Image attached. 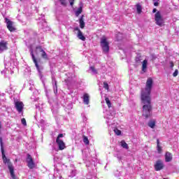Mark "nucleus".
<instances>
[{
  "instance_id": "obj_1",
  "label": "nucleus",
  "mask_w": 179,
  "mask_h": 179,
  "mask_svg": "<svg viewBox=\"0 0 179 179\" xmlns=\"http://www.w3.org/2000/svg\"><path fill=\"white\" fill-rule=\"evenodd\" d=\"M153 87V80L148 78L145 84V90L141 91V101L143 104V117L149 118L152 115V99L150 98V92Z\"/></svg>"
},
{
  "instance_id": "obj_2",
  "label": "nucleus",
  "mask_w": 179,
  "mask_h": 179,
  "mask_svg": "<svg viewBox=\"0 0 179 179\" xmlns=\"http://www.w3.org/2000/svg\"><path fill=\"white\" fill-rule=\"evenodd\" d=\"M0 144H1V156L5 164H8V167L10 173L12 178H15V173L13 169V166L9 162V159L6 158V155H5V150H3V143L2 142V137L0 138Z\"/></svg>"
},
{
  "instance_id": "obj_3",
  "label": "nucleus",
  "mask_w": 179,
  "mask_h": 179,
  "mask_svg": "<svg viewBox=\"0 0 179 179\" xmlns=\"http://www.w3.org/2000/svg\"><path fill=\"white\" fill-rule=\"evenodd\" d=\"M65 85L67 86V89L69 90H71V87H72L73 85H75V83H76V78H75V76L71 73H66L65 74Z\"/></svg>"
},
{
  "instance_id": "obj_4",
  "label": "nucleus",
  "mask_w": 179,
  "mask_h": 179,
  "mask_svg": "<svg viewBox=\"0 0 179 179\" xmlns=\"http://www.w3.org/2000/svg\"><path fill=\"white\" fill-rule=\"evenodd\" d=\"M101 47L104 54H107L110 51V45L108 41H107V38H106V36H103L102 38H101Z\"/></svg>"
},
{
  "instance_id": "obj_5",
  "label": "nucleus",
  "mask_w": 179,
  "mask_h": 179,
  "mask_svg": "<svg viewBox=\"0 0 179 179\" xmlns=\"http://www.w3.org/2000/svg\"><path fill=\"white\" fill-rule=\"evenodd\" d=\"M30 55L32 58L33 62L35 64V66L38 72L39 73L40 76H41V71L43 70V66L40 64V62H38L37 59H36V57L34 56V53L33 52V49L30 50Z\"/></svg>"
},
{
  "instance_id": "obj_6",
  "label": "nucleus",
  "mask_w": 179,
  "mask_h": 179,
  "mask_svg": "<svg viewBox=\"0 0 179 179\" xmlns=\"http://www.w3.org/2000/svg\"><path fill=\"white\" fill-rule=\"evenodd\" d=\"M104 118L106 119V122L108 127L113 125L114 124V115L111 113L110 111H106L104 115Z\"/></svg>"
},
{
  "instance_id": "obj_7",
  "label": "nucleus",
  "mask_w": 179,
  "mask_h": 179,
  "mask_svg": "<svg viewBox=\"0 0 179 179\" xmlns=\"http://www.w3.org/2000/svg\"><path fill=\"white\" fill-rule=\"evenodd\" d=\"M155 23H156V24H157V26L162 27V26H163V24H164V19L162 16V13H160V11H158L155 13Z\"/></svg>"
},
{
  "instance_id": "obj_8",
  "label": "nucleus",
  "mask_w": 179,
  "mask_h": 179,
  "mask_svg": "<svg viewBox=\"0 0 179 179\" xmlns=\"http://www.w3.org/2000/svg\"><path fill=\"white\" fill-rule=\"evenodd\" d=\"M64 138V134H59L56 139V143L59 147V150H64L65 149V143L61 139Z\"/></svg>"
},
{
  "instance_id": "obj_9",
  "label": "nucleus",
  "mask_w": 179,
  "mask_h": 179,
  "mask_svg": "<svg viewBox=\"0 0 179 179\" xmlns=\"http://www.w3.org/2000/svg\"><path fill=\"white\" fill-rule=\"evenodd\" d=\"M5 66L10 68V69L15 68V66H17V59L10 58L9 62L5 63Z\"/></svg>"
},
{
  "instance_id": "obj_10",
  "label": "nucleus",
  "mask_w": 179,
  "mask_h": 179,
  "mask_svg": "<svg viewBox=\"0 0 179 179\" xmlns=\"http://www.w3.org/2000/svg\"><path fill=\"white\" fill-rule=\"evenodd\" d=\"M27 163L29 169H33L36 167V164L33 161V157L29 154L27 155Z\"/></svg>"
},
{
  "instance_id": "obj_11",
  "label": "nucleus",
  "mask_w": 179,
  "mask_h": 179,
  "mask_svg": "<svg viewBox=\"0 0 179 179\" xmlns=\"http://www.w3.org/2000/svg\"><path fill=\"white\" fill-rule=\"evenodd\" d=\"M5 23H6V27L9 31H15V30H16L13 22L10 21L9 19L5 18Z\"/></svg>"
},
{
  "instance_id": "obj_12",
  "label": "nucleus",
  "mask_w": 179,
  "mask_h": 179,
  "mask_svg": "<svg viewBox=\"0 0 179 179\" xmlns=\"http://www.w3.org/2000/svg\"><path fill=\"white\" fill-rule=\"evenodd\" d=\"M155 171H160V170H163L164 168V164L162 160H157L154 165Z\"/></svg>"
},
{
  "instance_id": "obj_13",
  "label": "nucleus",
  "mask_w": 179,
  "mask_h": 179,
  "mask_svg": "<svg viewBox=\"0 0 179 179\" xmlns=\"http://www.w3.org/2000/svg\"><path fill=\"white\" fill-rule=\"evenodd\" d=\"M15 107L18 111V113L20 114L21 113H23V108L24 107V104H23V102L22 101H16L15 103Z\"/></svg>"
},
{
  "instance_id": "obj_14",
  "label": "nucleus",
  "mask_w": 179,
  "mask_h": 179,
  "mask_svg": "<svg viewBox=\"0 0 179 179\" xmlns=\"http://www.w3.org/2000/svg\"><path fill=\"white\" fill-rule=\"evenodd\" d=\"M36 51H38V52H41V55L42 58H43V59H48V55H47L45 51L43 50V48L41 46L36 47Z\"/></svg>"
},
{
  "instance_id": "obj_15",
  "label": "nucleus",
  "mask_w": 179,
  "mask_h": 179,
  "mask_svg": "<svg viewBox=\"0 0 179 179\" xmlns=\"http://www.w3.org/2000/svg\"><path fill=\"white\" fill-rule=\"evenodd\" d=\"M6 50H8V42L6 41H1L0 42V54L6 51Z\"/></svg>"
},
{
  "instance_id": "obj_16",
  "label": "nucleus",
  "mask_w": 179,
  "mask_h": 179,
  "mask_svg": "<svg viewBox=\"0 0 179 179\" xmlns=\"http://www.w3.org/2000/svg\"><path fill=\"white\" fill-rule=\"evenodd\" d=\"M74 31H78L77 37L79 38V40H82V41H85L86 40V37L83 36V34L82 33V31H80L79 27L74 28Z\"/></svg>"
},
{
  "instance_id": "obj_17",
  "label": "nucleus",
  "mask_w": 179,
  "mask_h": 179,
  "mask_svg": "<svg viewBox=\"0 0 179 179\" xmlns=\"http://www.w3.org/2000/svg\"><path fill=\"white\" fill-rule=\"evenodd\" d=\"M52 82L54 93L55 94H57V93H58V88L57 87V80L55 79V76H54V74L52 75Z\"/></svg>"
},
{
  "instance_id": "obj_18",
  "label": "nucleus",
  "mask_w": 179,
  "mask_h": 179,
  "mask_svg": "<svg viewBox=\"0 0 179 179\" xmlns=\"http://www.w3.org/2000/svg\"><path fill=\"white\" fill-rule=\"evenodd\" d=\"M89 99H90L89 94H84L83 100L84 104H86V106H88V104L90 103Z\"/></svg>"
},
{
  "instance_id": "obj_19",
  "label": "nucleus",
  "mask_w": 179,
  "mask_h": 179,
  "mask_svg": "<svg viewBox=\"0 0 179 179\" xmlns=\"http://www.w3.org/2000/svg\"><path fill=\"white\" fill-rule=\"evenodd\" d=\"M173 160V155L171 153L167 152L165 155V162L169 163V162H171Z\"/></svg>"
},
{
  "instance_id": "obj_20",
  "label": "nucleus",
  "mask_w": 179,
  "mask_h": 179,
  "mask_svg": "<svg viewBox=\"0 0 179 179\" xmlns=\"http://www.w3.org/2000/svg\"><path fill=\"white\" fill-rule=\"evenodd\" d=\"M146 69H148V59H144L142 62V71L143 72H146Z\"/></svg>"
},
{
  "instance_id": "obj_21",
  "label": "nucleus",
  "mask_w": 179,
  "mask_h": 179,
  "mask_svg": "<svg viewBox=\"0 0 179 179\" xmlns=\"http://www.w3.org/2000/svg\"><path fill=\"white\" fill-rule=\"evenodd\" d=\"M80 27L81 29L85 28V21H83V16H82L79 20Z\"/></svg>"
},
{
  "instance_id": "obj_22",
  "label": "nucleus",
  "mask_w": 179,
  "mask_h": 179,
  "mask_svg": "<svg viewBox=\"0 0 179 179\" xmlns=\"http://www.w3.org/2000/svg\"><path fill=\"white\" fill-rule=\"evenodd\" d=\"M156 125V122L155 120H150L148 122V127H150V128H155Z\"/></svg>"
},
{
  "instance_id": "obj_23",
  "label": "nucleus",
  "mask_w": 179,
  "mask_h": 179,
  "mask_svg": "<svg viewBox=\"0 0 179 179\" xmlns=\"http://www.w3.org/2000/svg\"><path fill=\"white\" fill-rule=\"evenodd\" d=\"M136 10L138 13H142V6H141L140 4H137Z\"/></svg>"
},
{
  "instance_id": "obj_24",
  "label": "nucleus",
  "mask_w": 179,
  "mask_h": 179,
  "mask_svg": "<svg viewBox=\"0 0 179 179\" xmlns=\"http://www.w3.org/2000/svg\"><path fill=\"white\" fill-rule=\"evenodd\" d=\"M157 150L158 153H162V147L160 146V145H159V139L157 140Z\"/></svg>"
},
{
  "instance_id": "obj_25",
  "label": "nucleus",
  "mask_w": 179,
  "mask_h": 179,
  "mask_svg": "<svg viewBox=\"0 0 179 179\" xmlns=\"http://www.w3.org/2000/svg\"><path fill=\"white\" fill-rule=\"evenodd\" d=\"M90 71H91L93 75H96L97 73V70H96L93 66L90 67Z\"/></svg>"
},
{
  "instance_id": "obj_26",
  "label": "nucleus",
  "mask_w": 179,
  "mask_h": 179,
  "mask_svg": "<svg viewBox=\"0 0 179 179\" xmlns=\"http://www.w3.org/2000/svg\"><path fill=\"white\" fill-rule=\"evenodd\" d=\"M120 143L121 146H122L124 149H128V144H127L124 141H122Z\"/></svg>"
},
{
  "instance_id": "obj_27",
  "label": "nucleus",
  "mask_w": 179,
  "mask_h": 179,
  "mask_svg": "<svg viewBox=\"0 0 179 179\" xmlns=\"http://www.w3.org/2000/svg\"><path fill=\"white\" fill-rule=\"evenodd\" d=\"M113 131H114L115 135H118V136H119V135H121V131H120V130H119L118 129L114 128V129H113Z\"/></svg>"
},
{
  "instance_id": "obj_28",
  "label": "nucleus",
  "mask_w": 179,
  "mask_h": 179,
  "mask_svg": "<svg viewBox=\"0 0 179 179\" xmlns=\"http://www.w3.org/2000/svg\"><path fill=\"white\" fill-rule=\"evenodd\" d=\"M105 100L108 108H110V107H111V102L110 101V99L108 98H106Z\"/></svg>"
},
{
  "instance_id": "obj_29",
  "label": "nucleus",
  "mask_w": 179,
  "mask_h": 179,
  "mask_svg": "<svg viewBox=\"0 0 179 179\" xmlns=\"http://www.w3.org/2000/svg\"><path fill=\"white\" fill-rule=\"evenodd\" d=\"M82 13V8H80L76 11V16H79Z\"/></svg>"
},
{
  "instance_id": "obj_30",
  "label": "nucleus",
  "mask_w": 179,
  "mask_h": 179,
  "mask_svg": "<svg viewBox=\"0 0 179 179\" xmlns=\"http://www.w3.org/2000/svg\"><path fill=\"white\" fill-rule=\"evenodd\" d=\"M83 142H84V143H85V145H89V138H87V137H86V136H84Z\"/></svg>"
},
{
  "instance_id": "obj_31",
  "label": "nucleus",
  "mask_w": 179,
  "mask_h": 179,
  "mask_svg": "<svg viewBox=\"0 0 179 179\" xmlns=\"http://www.w3.org/2000/svg\"><path fill=\"white\" fill-rule=\"evenodd\" d=\"M59 2L63 6H66V0H59Z\"/></svg>"
},
{
  "instance_id": "obj_32",
  "label": "nucleus",
  "mask_w": 179,
  "mask_h": 179,
  "mask_svg": "<svg viewBox=\"0 0 179 179\" xmlns=\"http://www.w3.org/2000/svg\"><path fill=\"white\" fill-rule=\"evenodd\" d=\"M21 122H22V125H24V127H26V125H27V123L26 122V119H24V118H22L21 120Z\"/></svg>"
},
{
  "instance_id": "obj_33",
  "label": "nucleus",
  "mask_w": 179,
  "mask_h": 179,
  "mask_svg": "<svg viewBox=\"0 0 179 179\" xmlns=\"http://www.w3.org/2000/svg\"><path fill=\"white\" fill-rule=\"evenodd\" d=\"M103 87L106 90H108V84L107 83H103Z\"/></svg>"
},
{
  "instance_id": "obj_34",
  "label": "nucleus",
  "mask_w": 179,
  "mask_h": 179,
  "mask_svg": "<svg viewBox=\"0 0 179 179\" xmlns=\"http://www.w3.org/2000/svg\"><path fill=\"white\" fill-rule=\"evenodd\" d=\"M76 176V171L73 170L71 171V177H75Z\"/></svg>"
},
{
  "instance_id": "obj_35",
  "label": "nucleus",
  "mask_w": 179,
  "mask_h": 179,
  "mask_svg": "<svg viewBox=\"0 0 179 179\" xmlns=\"http://www.w3.org/2000/svg\"><path fill=\"white\" fill-rule=\"evenodd\" d=\"M178 75V70H176L173 74V76L176 78V76H177Z\"/></svg>"
},
{
  "instance_id": "obj_36",
  "label": "nucleus",
  "mask_w": 179,
  "mask_h": 179,
  "mask_svg": "<svg viewBox=\"0 0 179 179\" xmlns=\"http://www.w3.org/2000/svg\"><path fill=\"white\" fill-rule=\"evenodd\" d=\"M69 3H70V6H73V2L75 0H69Z\"/></svg>"
},
{
  "instance_id": "obj_37",
  "label": "nucleus",
  "mask_w": 179,
  "mask_h": 179,
  "mask_svg": "<svg viewBox=\"0 0 179 179\" xmlns=\"http://www.w3.org/2000/svg\"><path fill=\"white\" fill-rule=\"evenodd\" d=\"M154 5L155 6H159V2H157V1L154 2Z\"/></svg>"
},
{
  "instance_id": "obj_38",
  "label": "nucleus",
  "mask_w": 179,
  "mask_h": 179,
  "mask_svg": "<svg viewBox=\"0 0 179 179\" xmlns=\"http://www.w3.org/2000/svg\"><path fill=\"white\" fill-rule=\"evenodd\" d=\"M6 73V71L3 70L1 71V75H5Z\"/></svg>"
},
{
  "instance_id": "obj_39",
  "label": "nucleus",
  "mask_w": 179,
  "mask_h": 179,
  "mask_svg": "<svg viewBox=\"0 0 179 179\" xmlns=\"http://www.w3.org/2000/svg\"><path fill=\"white\" fill-rule=\"evenodd\" d=\"M156 12H157V9L154 8V9L152 10V13H156Z\"/></svg>"
},
{
  "instance_id": "obj_40",
  "label": "nucleus",
  "mask_w": 179,
  "mask_h": 179,
  "mask_svg": "<svg viewBox=\"0 0 179 179\" xmlns=\"http://www.w3.org/2000/svg\"><path fill=\"white\" fill-rule=\"evenodd\" d=\"M83 118L84 121H87V120L85 116H83Z\"/></svg>"
},
{
  "instance_id": "obj_41",
  "label": "nucleus",
  "mask_w": 179,
  "mask_h": 179,
  "mask_svg": "<svg viewBox=\"0 0 179 179\" xmlns=\"http://www.w3.org/2000/svg\"><path fill=\"white\" fill-rule=\"evenodd\" d=\"M1 128H2V124L0 122V129H1Z\"/></svg>"
},
{
  "instance_id": "obj_42",
  "label": "nucleus",
  "mask_w": 179,
  "mask_h": 179,
  "mask_svg": "<svg viewBox=\"0 0 179 179\" xmlns=\"http://www.w3.org/2000/svg\"><path fill=\"white\" fill-rule=\"evenodd\" d=\"M117 159H118L119 160H121V157H117Z\"/></svg>"
},
{
  "instance_id": "obj_43",
  "label": "nucleus",
  "mask_w": 179,
  "mask_h": 179,
  "mask_svg": "<svg viewBox=\"0 0 179 179\" xmlns=\"http://www.w3.org/2000/svg\"><path fill=\"white\" fill-rule=\"evenodd\" d=\"M155 1H156V0H153L154 2H155Z\"/></svg>"
},
{
  "instance_id": "obj_44",
  "label": "nucleus",
  "mask_w": 179,
  "mask_h": 179,
  "mask_svg": "<svg viewBox=\"0 0 179 179\" xmlns=\"http://www.w3.org/2000/svg\"><path fill=\"white\" fill-rule=\"evenodd\" d=\"M164 179H167V178H164Z\"/></svg>"
}]
</instances>
